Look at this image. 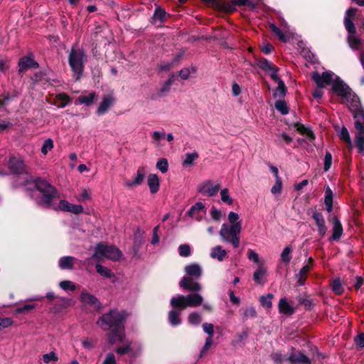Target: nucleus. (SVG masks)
I'll return each instance as SVG.
<instances>
[{"label": "nucleus", "mask_w": 364, "mask_h": 364, "mask_svg": "<svg viewBox=\"0 0 364 364\" xmlns=\"http://www.w3.org/2000/svg\"><path fill=\"white\" fill-rule=\"evenodd\" d=\"M228 220L230 223V225H234L237 223H242L241 220H239V215L237 213H235L233 211H230L228 213Z\"/></svg>", "instance_id": "57"}, {"label": "nucleus", "mask_w": 364, "mask_h": 364, "mask_svg": "<svg viewBox=\"0 0 364 364\" xmlns=\"http://www.w3.org/2000/svg\"><path fill=\"white\" fill-rule=\"evenodd\" d=\"M124 338L125 333L124 326L114 328L108 335V341L110 344H114L117 342L122 343Z\"/></svg>", "instance_id": "18"}, {"label": "nucleus", "mask_w": 364, "mask_h": 364, "mask_svg": "<svg viewBox=\"0 0 364 364\" xmlns=\"http://www.w3.org/2000/svg\"><path fill=\"white\" fill-rule=\"evenodd\" d=\"M333 91L341 97L343 103L346 104L355 118L356 129L355 144L360 152L364 151V110L361 108L358 97L352 92L344 82H336Z\"/></svg>", "instance_id": "2"}, {"label": "nucleus", "mask_w": 364, "mask_h": 364, "mask_svg": "<svg viewBox=\"0 0 364 364\" xmlns=\"http://www.w3.org/2000/svg\"><path fill=\"white\" fill-rule=\"evenodd\" d=\"M79 202H84L91 200V191L88 188H83L80 191V194L76 197Z\"/></svg>", "instance_id": "40"}, {"label": "nucleus", "mask_w": 364, "mask_h": 364, "mask_svg": "<svg viewBox=\"0 0 364 364\" xmlns=\"http://www.w3.org/2000/svg\"><path fill=\"white\" fill-rule=\"evenodd\" d=\"M54 146L53 141L50 138L46 139L41 147V152L43 155H46L48 151L53 149Z\"/></svg>", "instance_id": "47"}, {"label": "nucleus", "mask_w": 364, "mask_h": 364, "mask_svg": "<svg viewBox=\"0 0 364 364\" xmlns=\"http://www.w3.org/2000/svg\"><path fill=\"white\" fill-rule=\"evenodd\" d=\"M272 298H273V295L271 294H269L267 296H262L260 298L261 304L267 309L271 308L272 305Z\"/></svg>", "instance_id": "51"}, {"label": "nucleus", "mask_w": 364, "mask_h": 364, "mask_svg": "<svg viewBox=\"0 0 364 364\" xmlns=\"http://www.w3.org/2000/svg\"><path fill=\"white\" fill-rule=\"evenodd\" d=\"M122 255L119 249L114 245L98 244L95 248L92 258L98 261L105 258L112 261H118L122 257Z\"/></svg>", "instance_id": "8"}, {"label": "nucleus", "mask_w": 364, "mask_h": 364, "mask_svg": "<svg viewBox=\"0 0 364 364\" xmlns=\"http://www.w3.org/2000/svg\"><path fill=\"white\" fill-rule=\"evenodd\" d=\"M282 28H277L274 24H270L271 31L278 37V38L284 43H287L293 38L294 33L287 26L286 23L282 25Z\"/></svg>", "instance_id": "15"}, {"label": "nucleus", "mask_w": 364, "mask_h": 364, "mask_svg": "<svg viewBox=\"0 0 364 364\" xmlns=\"http://www.w3.org/2000/svg\"><path fill=\"white\" fill-rule=\"evenodd\" d=\"M13 324V321L10 318H0V331L8 328Z\"/></svg>", "instance_id": "59"}, {"label": "nucleus", "mask_w": 364, "mask_h": 364, "mask_svg": "<svg viewBox=\"0 0 364 364\" xmlns=\"http://www.w3.org/2000/svg\"><path fill=\"white\" fill-rule=\"evenodd\" d=\"M242 230V223L228 225L223 224L219 235L223 241L230 242L234 247H238L240 245V234Z\"/></svg>", "instance_id": "7"}, {"label": "nucleus", "mask_w": 364, "mask_h": 364, "mask_svg": "<svg viewBox=\"0 0 364 364\" xmlns=\"http://www.w3.org/2000/svg\"><path fill=\"white\" fill-rule=\"evenodd\" d=\"M80 299L85 306H88L95 311H100L101 309L100 300L95 295L89 293L85 289L81 291Z\"/></svg>", "instance_id": "13"}, {"label": "nucleus", "mask_w": 364, "mask_h": 364, "mask_svg": "<svg viewBox=\"0 0 364 364\" xmlns=\"http://www.w3.org/2000/svg\"><path fill=\"white\" fill-rule=\"evenodd\" d=\"M338 134L341 140L345 142L350 148L353 147V142L348 131L345 127H342L340 129H337Z\"/></svg>", "instance_id": "28"}, {"label": "nucleus", "mask_w": 364, "mask_h": 364, "mask_svg": "<svg viewBox=\"0 0 364 364\" xmlns=\"http://www.w3.org/2000/svg\"><path fill=\"white\" fill-rule=\"evenodd\" d=\"M27 184L33 186L35 191L32 193V198L36 202L43 207L53 208L55 210L69 212L73 214L83 213L84 208L81 205L73 204L65 200H61L58 206L53 205V200L59 198L58 191L47 181L37 178L31 180Z\"/></svg>", "instance_id": "1"}, {"label": "nucleus", "mask_w": 364, "mask_h": 364, "mask_svg": "<svg viewBox=\"0 0 364 364\" xmlns=\"http://www.w3.org/2000/svg\"><path fill=\"white\" fill-rule=\"evenodd\" d=\"M247 256L249 260L254 262L258 265H260V264L262 265L264 264V259L259 258L258 253L255 250L249 249L247 250Z\"/></svg>", "instance_id": "37"}, {"label": "nucleus", "mask_w": 364, "mask_h": 364, "mask_svg": "<svg viewBox=\"0 0 364 364\" xmlns=\"http://www.w3.org/2000/svg\"><path fill=\"white\" fill-rule=\"evenodd\" d=\"M279 311L285 314H292L294 312V309L289 305L287 299L282 298L279 302Z\"/></svg>", "instance_id": "30"}, {"label": "nucleus", "mask_w": 364, "mask_h": 364, "mask_svg": "<svg viewBox=\"0 0 364 364\" xmlns=\"http://www.w3.org/2000/svg\"><path fill=\"white\" fill-rule=\"evenodd\" d=\"M59 287L64 291H74L76 289V285L70 280H64L59 283Z\"/></svg>", "instance_id": "45"}, {"label": "nucleus", "mask_w": 364, "mask_h": 364, "mask_svg": "<svg viewBox=\"0 0 364 364\" xmlns=\"http://www.w3.org/2000/svg\"><path fill=\"white\" fill-rule=\"evenodd\" d=\"M220 187L219 183H213L210 180H207L201 183L197 190L205 196L213 197L218 194Z\"/></svg>", "instance_id": "12"}, {"label": "nucleus", "mask_w": 364, "mask_h": 364, "mask_svg": "<svg viewBox=\"0 0 364 364\" xmlns=\"http://www.w3.org/2000/svg\"><path fill=\"white\" fill-rule=\"evenodd\" d=\"M220 200L223 203L228 205H232L233 204L234 200L230 196L228 188H225L221 189L220 191Z\"/></svg>", "instance_id": "34"}, {"label": "nucleus", "mask_w": 364, "mask_h": 364, "mask_svg": "<svg viewBox=\"0 0 364 364\" xmlns=\"http://www.w3.org/2000/svg\"><path fill=\"white\" fill-rule=\"evenodd\" d=\"M234 2L238 6H248L252 9L256 8V4L250 0H234Z\"/></svg>", "instance_id": "56"}, {"label": "nucleus", "mask_w": 364, "mask_h": 364, "mask_svg": "<svg viewBox=\"0 0 364 364\" xmlns=\"http://www.w3.org/2000/svg\"><path fill=\"white\" fill-rule=\"evenodd\" d=\"M332 289L333 291L337 294H340L343 292V288L340 279H336L333 280L332 282Z\"/></svg>", "instance_id": "55"}, {"label": "nucleus", "mask_w": 364, "mask_h": 364, "mask_svg": "<svg viewBox=\"0 0 364 364\" xmlns=\"http://www.w3.org/2000/svg\"><path fill=\"white\" fill-rule=\"evenodd\" d=\"M165 136H166V133L164 131H154L151 134V137L153 139V143L156 146H159L161 140L164 139Z\"/></svg>", "instance_id": "41"}, {"label": "nucleus", "mask_w": 364, "mask_h": 364, "mask_svg": "<svg viewBox=\"0 0 364 364\" xmlns=\"http://www.w3.org/2000/svg\"><path fill=\"white\" fill-rule=\"evenodd\" d=\"M202 321L201 316L196 312H192L188 315V321L190 324L198 326Z\"/></svg>", "instance_id": "42"}, {"label": "nucleus", "mask_w": 364, "mask_h": 364, "mask_svg": "<svg viewBox=\"0 0 364 364\" xmlns=\"http://www.w3.org/2000/svg\"><path fill=\"white\" fill-rule=\"evenodd\" d=\"M77 259L72 256H63L59 259L58 267L60 269H73Z\"/></svg>", "instance_id": "23"}, {"label": "nucleus", "mask_w": 364, "mask_h": 364, "mask_svg": "<svg viewBox=\"0 0 364 364\" xmlns=\"http://www.w3.org/2000/svg\"><path fill=\"white\" fill-rule=\"evenodd\" d=\"M184 271L188 277H183L179 283L181 288L191 291H200L202 287L200 283L193 282V279H198L202 275V268L196 263L187 265Z\"/></svg>", "instance_id": "3"}, {"label": "nucleus", "mask_w": 364, "mask_h": 364, "mask_svg": "<svg viewBox=\"0 0 364 364\" xmlns=\"http://www.w3.org/2000/svg\"><path fill=\"white\" fill-rule=\"evenodd\" d=\"M292 250H293L292 247L289 245L286 246L284 247V249L283 250V251L282 252V254H281V260L283 262H284L286 264H289V262L291 259V253Z\"/></svg>", "instance_id": "39"}, {"label": "nucleus", "mask_w": 364, "mask_h": 364, "mask_svg": "<svg viewBox=\"0 0 364 364\" xmlns=\"http://www.w3.org/2000/svg\"><path fill=\"white\" fill-rule=\"evenodd\" d=\"M179 254L182 257H188L191 254V249L188 245H181L178 248Z\"/></svg>", "instance_id": "58"}, {"label": "nucleus", "mask_w": 364, "mask_h": 364, "mask_svg": "<svg viewBox=\"0 0 364 364\" xmlns=\"http://www.w3.org/2000/svg\"><path fill=\"white\" fill-rule=\"evenodd\" d=\"M275 108L280 112L282 114H286L288 113V107L287 106V104L281 100H279L276 102L275 103Z\"/></svg>", "instance_id": "52"}, {"label": "nucleus", "mask_w": 364, "mask_h": 364, "mask_svg": "<svg viewBox=\"0 0 364 364\" xmlns=\"http://www.w3.org/2000/svg\"><path fill=\"white\" fill-rule=\"evenodd\" d=\"M102 364H117L115 355L112 353H107Z\"/></svg>", "instance_id": "62"}, {"label": "nucleus", "mask_w": 364, "mask_h": 364, "mask_svg": "<svg viewBox=\"0 0 364 364\" xmlns=\"http://www.w3.org/2000/svg\"><path fill=\"white\" fill-rule=\"evenodd\" d=\"M311 76L318 87H324L328 85H331L333 90V85L336 82H343L340 77L330 71L323 72L322 74H320L318 72H314Z\"/></svg>", "instance_id": "10"}, {"label": "nucleus", "mask_w": 364, "mask_h": 364, "mask_svg": "<svg viewBox=\"0 0 364 364\" xmlns=\"http://www.w3.org/2000/svg\"><path fill=\"white\" fill-rule=\"evenodd\" d=\"M257 65L261 69L267 73L272 70L273 68L275 67L270 61L266 59L259 60Z\"/></svg>", "instance_id": "43"}, {"label": "nucleus", "mask_w": 364, "mask_h": 364, "mask_svg": "<svg viewBox=\"0 0 364 364\" xmlns=\"http://www.w3.org/2000/svg\"><path fill=\"white\" fill-rule=\"evenodd\" d=\"M82 346L87 350H90L94 347V342L90 338H85L81 341Z\"/></svg>", "instance_id": "64"}, {"label": "nucleus", "mask_w": 364, "mask_h": 364, "mask_svg": "<svg viewBox=\"0 0 364 364\" xmlns=\"http://www.w3.org/2000/svg\"><path fill=\"white\" fill-rule=\"evenodd\" d=\"M313 262L312 258L309 259L308 264H305L299 271V274H296V278L298 279V283L299 285H303L306 278V275L309 271L311 269Z\"/></svg>", "instance_id": "24"}, {"label": "nucleus", "mask_w": 364, "mask_h": 364, "mask_svg": "<svg viewBox=\"0 0 364 364\" xmlns=\"http://www.w3.org/2000/svg\"><path fill=\"white\" fill-rule=\"evenodd\" d=\"M165 16H166L165 11L160 8H157L155 10V12H154V14L153 16L154 23L156 24L157 21H159V23H161L164 21Z\"/></svg>", "instance_id": "49"}, {"label": "nucleus", "mask_w": 364, "mask_h": 364, "mask_svg": "<svg viewBox=\"0 0 364 364\" xmlns=\"http://www.w3.org/2000/svg\"><path fill=\"white\" fill-rule=\"evenodd\" d=\"M202 327L203 331L209 336L208 337L213 338L214 334V326L210 323H204Z\"/></svg>", "instance_id": "54"}, {"label": "nucleus", "mask_w": 364, "mask_h": 364, "mask_svg": "<svg viewBox=\"0 0 364 364\" xmlns=\"http://www.w3.org/2000/svg\"><path fill=\"white\" fill-rule=\"evenodd\" d=\"M227 256V252L220 245L215 246L210 252V257L220 262L223 261Z\"/></svg>", "instance_id": "26"}, {"label": "nucleus", "mask_w": 364, "mask_h": 364, "mask_svg": "<svg viewBox=\"0 0 364 364\" xmlns=\"http://www.w3.org/2000/svg\"><path fill=\"white\" fill-rule=\"evenodd\" d=\"M333 240H337L341 237L343 234V228L340 221L335 218L333 221Z\"/></svg>", "instance_id": "32"}, {"label": "nucleus", "mask_w": 364, "mask_h": 364, "mask_svg": "<svg viewBox=\"0 0 364 364\" xmlns=\"http://www.w3.org/2000/svg\"><path fill=\"white\" fill-rule=\"evenodd\" d=\"M156 166L159 171H160L162 173H165L168 171V163L166 159H160L156 164Z\"/></svg>", "instance_id": "46"}, {"label": "nucleus", "mask_w": 364, "mask_h": 364, "mask_svg": "<svg viewBox=\"0 0 364 364\" xmlns=\"http://www.w3.org/2000/svg\"><path fill=\"white\" fill-rule=\"evenodd\" d=\"M114 102V98L112 95H107L103 97L97 109V114L102 115L105 114L113 105Z\"/></svg>", "instance_id": "20"}, {"label": "nucleus", "mask_w": 364, "mask_h": 364, "mask_svg": "<svg viewBox=\"0 0 364 364\" xmlns=\"http://www.w3.org/2000/svg\"><path fill=\"white\" fill-rule=\"evenodd\" d=\"M57 100L60 102V104L58 105V107H64L69 102V97L64 93L58 95Z\"/></svg>", "instance_id": "53"}, {"label": "nucleus", "mask_w": 364, "mask_h": 364, "mask_svg": "<svg viewBox=\"0 0 364 364\" xmlns=\"http://www.w3.org/2000/svg\"><path fill=\"white\" fill-rule=\"evenodd\" d=\"M147 184L151 193L154 194L159 191L160 180L156 173H150L147 177Z\"/></svg>", "instance_id": "21"}, {"label": "nucleus", "mask_w": 364, "mask_h": 364, "mask_svg": "<svg viewBox=\"0 0 364 364\" xmlns=\"http://www.w3.org/2000/svg\"><path fill=\"white\" fill-rule=\"evenodd\" d=\"M128 314L124 311L112 309L103 314L97 321V324L103 330L108 331L111 328L124 326Z\"/></svg>", "instance_id": "4"}, {"label": "nucleus", "mask_w": 364, "mask_h": 364, "mask_svg": "<svg viewBox=\"0 0 364 364\" xmlns=\"http://www.w3.org/2000/svg\"><path fill=\"white\" fill-rule=\"evenodd\" d=\"M195 293L188 295H178L173 297L170 304L173 309H179L181 310L187 307H197L203 304V297L201 294L194 291Z\"/></svg>", "instance_id": "6"}, {"label": "nucleus", "mask_w": 364, "mask_h": 364, "mask_svg": "<svg viewBox=\"0 0 364 364\" xmlns=\"http://www.w3.org/2000/svg\"><path fill=\"white\" fill-rule=\"evenodd\" d=\"M180 314V311L171 310L169 311L168 319L171 326H176L181 323Z\"/></svg>", "instance_id": "33"}, {"label": "nucleus", "mask_w": 364, "mask_h": 364, "mask_svg": "<svg viewBox=\"0 0 364 364\" xmlns=\"http://www.w3.org/2000/svg\"><path fill=\"white\" fill-rule=\"evenodd\" d=\"M312 218L317 226L318 234L323 237L327 232V227L323 215L321 213L314 211L312 214Z\"/></svg>", "instance_id": "19"}, {"label": "nucleus", "mask_w": 364, "mask_h": 364, "mask_svg": "<svg viewBox=\"0 0 364 364\" xmlns=\"http://www.w3.org/2000/svg\"><path fill=\"white\" fill-rule=\"evenodd\" d=\"M95 98V94L94 92L90 93L86 96H81L78 97L77 101L80 104H85L86 105H90Z\"/></svg>", "instance_id": "44"}, {"label": "nucleus", "mask_w": 364, "mask_h": 364, "mask_svg": "<svg viewBox=\"0 0 364 364\" xmlns=\"http://www.w3.org/2000/svg\"><path fill=\"white\" fill-rule=\"evenodd\" d=\"M210 214V216L213 218V220H214L215 221H219L222 216L221 211L215 208H211Z\"/></svg>", "instance_id": "61"}, {"label": "nucleus", "mask_w": 364, "mask_h": 364, "mask_svg": "<svg viewBox=\"0 0 364 364\" xmlns=\"http://www.w3.org/2000/svg\"><path fill=\"white\" fill-rule=\"evenodd\" d=\"M9 167L11 171L15 174H20L24 171L23 162L14 157H11L9 162Z\"/></svg>", "instance_id": "22"}, {"label": "nucleus", "mask_w": 364, "mask_h": 364, "mask_svg": "<svg viewBox=\"0 0 364 364\" xmlns=\"http://www.w3.org/2000/svg\"><path fill=\"white\" fill-rule=\"evenodd\" d=\"M186 214L196 221H201L206 214L204 204L201 202L196 203L191 207Z\"/></svg>", "instance_id": "16"}, {"label": "nucleus", "mask_w": 364, "mask_h": 364, "mask_svg": "<svg viewBox=\"0 0 364 364\" xmlns=\"http://www.w3.org/2000/svg\"><path fill=\"white\" fill-rule=\"evenodd\" d=\"M96 271L97 273H99L101 276H103L106 278H112L114 277V273L107 267H104L100 264H96L95 266Z\"/></svg>", "instance_id": "36"}, {"label": "nucleus", "mask_w": 364, "mask_h": 364, "mask_svg": "<svg viewBox=\"0 0 364 364\" xmlns=\"http://www.w3.org/2000/svg\"><path fill=\"white\" fill-rule=\"evenodd\" d=\"M85 61L86 56L82 50L72 48L69 55V65L76 80H79L82 75Z\"/></svg>", "instance_id": "9"}, {"label": "nucleus", "mask_w": 364, "mask_h": 364, "mask_svg": "<svg viewBox=\"0 0 364 364\" xmlns=\"http://www.w3.org/2000/svg\"><path fill=\"white\" fill-rule=\"evenodd\" d=\"M287 356H288V354L283 355L280 353H276L272 355V358L274 362H276L277 363H280L287 361L286 358Z\"/></svg>", "instance_id": "63"}, {"label": "nucleus", "mask_w": 364, "mask_h": 364, "mask_svg": "<svg viewBox=\"0 0 364 364\" xmlns=\"http://www.w3.org/2000/svg\"><path fill=\"white\" fill-rule=\"evenodd\" d=\"M142 350V344L137 341H127L122 346L118 347L116 352L118 354H129L131 357L138 356Z\"/></svg>", "instance_id": "11"}, {"label": "nucleus", "mask_w": 364, "mask_h": 364, "mask_svg": "<svg viewBox=\"0 0 364 364\" xmlns=\"http://www.w3.org/2000/svg\"><path fill=\"white\" fill-rule=\"evenodd\" d=\"M357 9L350 8L346 12L344 18V25L348 31V43L352 49H358L362 46L363 41L355 35L356 28L353 23Z\"/></svg>", "instance_id": "5"}, {"label": "nucleus", "mask_w": 364, "mask_h": 364, "mask_svg": "<svg viewBox=\"0 0 364 364\" xmlns=\"http://www.w3.org/2000/svg\"><path fill=\"white\" fill-rule=\"evenodd\" d=\"M278 86L277 89L274 90V97H283L287 91L286 86L282 80H279L277 82Z\"/></svg>", "instance_id": "48"}, {"label": "nucleus", "mask_w": 364, "mask_h": 364, "mask_svg": "<svg viewBox=\"0 0 364 364\" xmlns=\"http://www.w3.org/2000/svg\"><path fill=\"white\" fill-rule=\"evenodd\" d=\"M282 190V181L281 178L275 179V183L271 188L273 195H279Z\"/></svg>", "instance_id": "50"}, {"label": "nucleus", "mask_w": 364, "mask_h": 364, "mask_svg": "<svg viewBox=\"0 0 364 364\" xmlns=\"http://www.w3.org/2000/svg\"><path fill=\"white\" fill-rule=\"evenodd\" d=\"M287 362L291 364H309V358L301 353H295L291 350L286 358Z\"/></svg>", "instance_id": "17"}, {"label": "nucleus", "mask_w": 364, "mask_h": 364, "mask_svg": "<svg viewBox=\"0 0 364 364\" xmlns=\"http://www.w3.org/2000/svg\"><path fill=\"white\" fill-rule=\"evenodd\" d=\"M332 164V156L331 153L327 152L324 158V171H328Z\"/></svg>", "instance_id": "60"}, {"label": "nucleus", "mask_w": 364, "mask_h": 364, "mask_svg": "<svg viewBox=\"0 0 364 364\" xmlns=\"http://www.w3.org/2000/svg\"><path fill=\"white\" fill-rule=\"evenodd\" d=\"M37 65V63L29 57L22 58L18 63L20 71H23L28 68H36Z\"/></svg>", "instance_id": "29"}, {"label": "nucleus", "mask_w": 364, "mask_h": 364, "mask_svg": "<svg viewBox=\"0 0 364 364\" xmlns=\"http://www.w3.org/2000/svg\"><path fill=\"white\" fill-rule=\"evenodd\" d=\"M267 269L264 266V264H261L257 266V269L253 274V279L257 284H262L264 283V277L267 274Z\"/></svg>", "instance_id": "25"}, {"label": "nucleus", "mask_w": 364, "mask_h": 364, "mask_svg": "<svg viewBox=\"0 0 364 364\" xmlns=\"http://www.w3.org/2000/svg\"><path fill=\"white\" fill-rule=\"evenodd\" d=\"M333 193L330 187L327 186L325 188L324 203L328 213H331L333 210Z\"/></svg>", "instance_id": "27"}, {"label": "nucleus", "mask_w": 364, "mask_h": 364, "mask_svg": "<svg viewBox=\"0 0 364 364\" xmlns=\"http://www.w3.org/2000/svg\"><path fill=\"white\" fill-rule=\"evenodd\" d=\"M146 168L144 166H139L136 173L132 180H127L124 181V186L128 188H134L142 184L145 179Z\"/></svg>", "instance_id": "14"}, {"label": "nucleus", "mask_w": 364, "mask_h": 364, "mask_svg": "<svg viewBox=\"0 0 364 364\" xmlns=\"http://www.w3.org/2000/svg\"><path fill=\"white\" fill-rule=\"evenodd\" d=\"M58 359V356L54 351L44 353L41 357V360L44 364H49L50 363L57 362Z\"/></svg>", "instance_id": "35"}, {"label": "nucleus", "mask_w": 364, "mask_h": 364, "mask_svg": "<svg viewBox=\"0 0 364 364\" xmlns=\"http://www.w3.org/2000/svg\"><path fill=\"white\" fill-rule=\"evenodd\" d=\"M198 157V154L196 151L186 153L183 159L182 164L183 166H191Z\"/></svg>", "instance_id": "31"}, {"label": "nucleus", "mask_w": 364, "mask_h": 364, "mask_svg": "<svg viewBox=\"0 0 364 364\" xmlns=\"http://www.w3.org/2000/svg\"><path fill=\"white\" fill-rule=\"evenodd\" d=\"M295 127L299 133L306 135L309 139V140L311 141L314 139V135L309 128L306 127L301 124H296Z\"/></svg>", "instance_id": "38"}]
</instances>
